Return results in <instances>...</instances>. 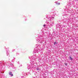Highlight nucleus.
I'll list each match as a JSON object with an SVG mask.
<instances>
[{
  "instance_id": "nucleus-1",
  "label": "nucleus",
  "mask_w": 78,
  "mask_h": 78,
  "mask_svg": "<svg viewBox=\"0 0 78 78\" xmlns=\"http://www.w3.org/2000/svg\"><path fill=\"white\" fill-rule=\"evenodd\" d=\"M9 74L10 75H11V76H13V74H12V72H9Z\"/></svg>"
},
{
  "instance_id": "nucleus-2",
  "label": "nucleus",
  "mask_w": 78,
  "mask_h": 78,
  "mask_svg": "<svg viewBox=\"0 0 78 78\" xmlns=\"http://www.w3.org/2000/svg\"><path fill=\"white\" fill-rule=\"evenodd\" d=\"M69 58L70 59V60H71V61H72V59H73V58H72V57H69Z\"/></svg>"
},
{
  "instance_id": "nucleus-3",
  "label": "nucleus",
  "mask_w": 78,
  "mask_h": 78,
  "mask_svg": "<svg viewBox=\"0 0 78 78\" xmlns=\"http://www.w3.org/2000/svg\"><path fill=\"white\" fill-rule=\"evenodd\" d=\"M65 66H67V63H65Z\"/></svg>"
},
{
  "instance_id": "nucleus-4",
  "label": "nucleus",
  "mask_w": 78,
  "mask_h": 78,
  "mask_svg": "<svg viewBox=\"0 0 78 78\" xmlns=\"http://www.w3.org/2000/svg\"><path fill=\"white\" fill-rule=\"evenodd\" d=\"M56 44V42H55V43H54V45H55V44Z\"/></svg>"
},
{
  "instance_id": "nucleus-5",
  "label": "nucleus",
  "mask_w": 78,
  "mask_h": 78,
  "mask_svg": "<svg viewBox=\"0 0 78 78\" xmlns=\"http://www.w3.org/2000/svg\"><path fill=\"white\" fill-rule=\"evenodd\" d=\"M43 26H44V27H45V26H46V25H45V24H44V25H43Z\"/></svg>"
},
{
  "instance_id": "nucleus-6",
  "label": "nucleus",
  "mask_w": 78,
  "mask_h": 78,
  "mask_svg": "<svg viewBox=\"0 0 78 78\" xmlns=\"http://www.w3.org/2000/svg\"><path fill=\"white\" fill-rule=\"evenodd\" d=\"M58 5H60V3H57Z\"/></svg>"
}]
</instances>
